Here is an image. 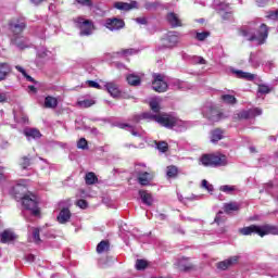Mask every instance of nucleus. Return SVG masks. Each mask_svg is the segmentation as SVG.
I'll list each match as a JSON object with an SVG mask.
<instances>
[{
  "label": "nucleus",
  "mask_w": 278,
  "mask_h": 278,
  "mask_svg": "<svg viewBox=\"0 0 278 278\" xmlns=\"http://www.w3.org/2000/svg\"><path fill=\"white\" fill-rule=\"evenodd\" d=\"M239 233L241 236H260V238H264V236H278V227L270 224H264L262 226L258 225H250L239 229Z\"/></svg>",
  "instance_id": "f257e3e1"
},
{
  "label": "nucleus",
  "mask_w": 278,
  "mask_h": 278,
  "mask_svg": "<svg viewBox=\"0 0 278 278\" xmlns=\"http://www.w3.org/2000/svg\"><path fill=\"white\" fill-rule=\"evenodd\" d=\"M200 162L202 166H211L212 168H220V166L228 164L227 155L220 152L202 154Z\"/></svg>",
  "instance_id": "f03ea898"
},
{
  "label": "nucleus",
  "mask_w": 278,
  "mask_h": 278,
  "mask_svg": "<svg viewBox=\"0 0 278 278\" xmlns=\"http://www.w3.org/2000/svg\"><path fill=\"white\" fill-rule=\"evenodd\" d=\"M38 195L33 192H27L26 195L23 197L22 206L24 210H28L33 216H40V207H38Z\"/></svg>",
  "instance_id": "7ed1b4c3"
},
{
  "label": "nucleus",
  "mask_w": 278,
  "mask_h": 278,
  "mask_svg": "<svg viewBox=\"0 0 278 278\" xmlns=\"http://www.w3.org/2000/svg\"><path fill=\"white\" fill-rule=\"evenodd\" d=\"M9 31L12 36H22L23 31L27 29V21L23 16L12 17L8 22Z\"/></svg>",
  "instance_id": "20e7f679"
},
{
  "label": "nucleus",
  "mask_w": 278,
  "mask_h": 278,
  "mask_svg": "<svg viewBox=\"0 0 278 278\" xmlns=\"http://www.w3.org/2000/svg\"><path fill=\"white\" fill-rule=\"evenodd\" d=\"M76 27L80 29V36H92V31H94V23L92 20H85L84 17H76L74 20Z\"/></svg>",
  "instance_id": "39448f33"
},
{
  "label": "nucleus",
  "mask_w": 278,
  "mask_h": 278,
  "mask_svg": "<svg viewBox=\"0 0 278 278\" xmlns=\"http://www.w3.org/2000/svg\"><path fill=\"white\" fill-rule=\"evenodd\" d=\"M176 45H179V33L168 31L165 37L161 39V46L157 47V51H162V49H173Z\"/></svg>",
  "instance_id": "423d86ee"
},
{
  "label": "nucleus",
  "mask_w": 278,
  "mask_h": 278,
  "mask_svg": "<svg viewBox=\"0 0 278 278\" xmlns=\"http://www.w3.org/2000/svg\"><path fill=\"white\" fill-rule=\"evenodd\" d=\"M153 118L156 123L167 129H173V127L177 125V117L169 114L154 115Z\"/></svg>",
  "instance_id": "0eeeda50"
},
{
  "label": "nucleus",
  "mask_w": 278,
  "mask_h": 278,
  "mask_svg": "<svg viewBox=\"0 0 278 278\" xmlns=\"http://www.w3.org/2000/svg\"><path fill=\"white\" fill-rule=\"evenodd\" d=\"M203 117L212 123H218L223 118V112L216 106H207L202 112Z\"/></svg>",
  "instance_id": "6e6552de"
},
{
  "label": "nucleus",
  "mask_w": 278,
  "mask_h": 278,
  "mask_svg": "<svg viewBox=\"0 0 278 278\" xmlns=\"http://www.w3.org/2000/svg\"><path fill=\"white\" fill-rule=\"evenodd\" d=\"M268 38V26L266 24H261L256 31V35H252L248 38L250 42L257 41L258 45H264Z\"/></svg>",
  "instance_id": "1a4fd4ad"
},
{
  "label": "nucleus",
  "mask_w": 278,
  "mask_h": 278,
  "mask_svg": "<svg viewBox=\"0 0 278 278\" xmlns=\"http://www.w3.org/2000/svg\"><path fill=\"white\" fill-rule=\"evenodd\" d=\"M104 27L110 31H119L125 28V21L118 17H109L105 20Z\"/></svg>",
  "instance_id": "9d476101"
},
{
  "label": "nucleus",
  "mask_w": 278,
  "mask_h": 278,
  "mask_svg": "<svg viewBox=\"0 0 278 278\" xmlns=\"http://www.w3.org/2000/svg\"><path fill=\"white\" fill-rule=\"evenodd\" d=\"M175 266L181 273H190V270H194V264L190 262V257L186 256L178 258Z\"/></svg>",
  "instance_id": "9b49d317"
},
{
  "label": "nucleus",
  "mask_w": 278,
  "mask_h": 278,
  "mask_svg": "<svg viewBox=\"0 0 278 278\" xmlns=\"http://www.w3.org/2000/svg\"><path fill=\"white\" fill-rule=\"evenodd\" d=\"M152 88L155 92H166L168 90V84L164 81L162 74L154 75V80L152 81Z\"/></svg>",
  "instance_id": "f8f14e48"
},
{
  "label": "nucleus",
  "mask_w": 278,
  "mask_h": 278,
  "mask_svg": "<svg viewBox=\"0 0 278 278\" xmlns=\"http://www.w3.org/2000/svg\"><path fill=\"white\" fill-rule=\"evenodd\" d=\"M155 177V173L153 172H138L137 173V181L140 186H150L151 181H153Z\"/></svg>",
  "instance_id": "ddd939ff"
},
{
  "label": "nucleus",
  "mask_w": 278,
  "mask_h": 278,
  "mask_svg": "<svg viewBox=\"0 0 278 278\" xmlns=\"http://www.w3.org/2000/svg\"><path fill=\"white\" fill-rule=\"evenodd\" d=\"M239 260V256H230L225 261L218 262L217 268L218 270H227V268H231V266H235V264H237Z\"/></svg>",
  "instance_id": "4468645a"
},
{
  "label": "nucleus",
  "mask_w": 278,
  "mask_h": 278,
  "mask_svg": "<svg viewBox=\"0 0 278 278\" xmlns=\"http://www.w3.org/2000/svg\"><path fill=\"white\" fill-rule=\"evenodd\" d=\"M114 8H116V10H122L123 12H129V10H138V2H115Z\"/></svg>",
  "instance_id": "2eb2a0df"
},
{
  "label": "nucleus",
  "mask_w": 278,
  "mask_h": 278,
  "mask_svg": "<svg viewBox=\"0 0 278 278\" xmlns=\"http://www.w3.org/2000/svg\"><path fill=\"white\" fill-rule=\"evenodd\" d=\"M12 194L14 199L23 201V197L27 195V187H25L24 185H16L12 188Z\"/></svg>",
  "instance_id": "dca6fc26"
},
{
  "label": "nucleus",
  "mask_w": 278,
  "mask_h": 278,
  "mask_svg": "<svg viewBox=\"0 0 278 278\" xmlns=\"http://www.w3.org/2000/svg\"><path fill=\"white\" fill-rule=\"evenodd\" d=\"M166 21L174 29L177 27H182L184 25L179 20V15H177L175 12L167 13Z\"/></svg>",
  "instance_id": "f3484780"
},
{
  "label": "nucleus",
  "mask_w": 278,
  "mask_h": 278,
  "mask_svg": "<svg viewBox=\"0 0 278 278\" xmlns=\"http://www.w3.org/2000/svg\"><path fill=\"white\" fill-rule=\"evenodd\" d=\"M16 238H18L16 236V233H14V231L12 230H4L0 233V240L2 242V244H8V242H14V240H16Z\"/></svg>",
  "instance_id": "a211bd4d"
},
{
  "label": "nucleus",
  "mask_w": 278,
  "mask_h": 278,
  "mask_svg": "<svg viewBox=\"0 0 278 278\" xmlns=\"http://www.w3.org/2000/svg\"><path fill=\"white\" fill-rule=\"evenodd\" d=\"M11 45H14L15 47H17V49H27V40L21 36V35H16V36H13L11 38Z\"/></svg>",
  "instance_id": "6ab92c4d"
},
{
  "label": "nucleus",
  "mask_w": 278,
  "mask_h": 278,
  "mask_svg": "<svg viewBox=\"0 0 278 278\" xmlns=\"http://www.w3.org/2000/svg\"><path fill=\"white\" fill-rule=\"evenodd\" d=\"M71 210L68 208H62L56 217L58 223H60V225H66V223H68V220H71Z\"/></svg>",
  "instance_id": "aec40b11"
},
{
  "label": "nucleus",
  "mask_w": 278,
  "mask_h": 278,
  "mask_svg": "<svg viewBox=\"0 0 278 278\" xmlns=\"http://www.w3.org/2000/svg\"><path fill=\"white\" fill-rule=\"evenodd\" d=\"M232 73L238 79H245V81H253L255 79V74L243 72L242 70H232Z\"/></svg>",
  "instance_id": "412c9836"
},
{
  "label": "nucleus",
  "mask_w": 278,
  "mask_h": 278,
  "mask_svg": "<svg viewBox=\"0 0 278 278\" xmlns=\"http://www.w3.org/2000/svg\"><path fill=\"white\" fill-rule=\"evenodd\" d=\"M223 138H225V130L223 128H214L211 130V142H213V144H216V142H219Z\"/></svg>",
  "instance_id": "4be33fe9"
},
{
  "label": "nucleus",
  "mask_w": 278,
  "mask_h": 278,
  "mask_svg": "<svg viewBox=\"0 0 278 278\" xmlns=\"http://www.w3.org/2000/svg\"><path fill=\"white\" fill-rule=\"evenodd\" d=\"M24 136H26V138H28V140L30 138H33V140H36L38 138H42V134L37 128H26L24 130Z\"/></svg>",
  "instance_id": "5701e85b"
},
{
  "label": "nucleus",
  "mask_w": 278,
  "mask_h": 278,
  "mask_svg": "<svg viewBox=\"0 0 278 278\" xmlns=\"http://www.w3.org/2000/svg\"><path fill=\"white\" fill-rule=\"evenodd\" d=\"M139 197L146 205H153V195L147 192V190H139Z\"/></svg>",
  "instance_id": "b1692460"
},
{
  "label": "nucleus",
  "mask_w": 278,
  "mask_h": 278,
  "mask_svg": "<svg viewBox=\"0 0 278 278\" xmlns=\"http://www.w3.org/2000/svg\"><path fill=\"white\" fill-rule=\"evenodd\" d=\"M12 73V67L8 63H0V81H3Z\"/></svg>",
  "instance_id": "393cba45"
},
{
  "label": "nucleus",
  "mask_w": 278,
  "mask_h": 278,
  "mask_svg": "<svg viewBox=\"0 0 278 278\" xmlns=\"http://www.w3.org/2000/svg\"><path fill=\"white\" fill-rule=\"evenodd\" d=\"M223 210L225 214H231V212H238L240 210V204L237 202L225 203Z\"/></svg>",
  "instance_id": "a878e982"
},
{
  "label": "nucleus",
  "mask_w": 278,
  "mask_h": 278,
  "mask_svg": "<svg viewBox=\"0 0 278 278\" xmlns=\"http://www.w3.org/2000/svg\"><path fill=\"white\" fill-rule=\"evenodd\" d=\"M85 182L87 186H94V184H99V177L93 172H88L85 175Z\"/></svg>",
  "instance_id": "bb28decb"
},
{
  "label": "nucleus",
  "mask_w": 278,
  "mask_h": 278,
  "mask_svg": "<svg viewBox=\"0 0 278 278\" xmlns=\"http://www.w3.org/2000/svg\"><path fill=\"white\" fill-rule=\"evenodd\" d=\"M45 108L50 110H55L58 108V98L53 96H48L45 99Z\"/></svg>",
  "instance_id": "cd10ccee"
},
{
  "label": "nucleus",
  "mask_w": 278,
  "mask_h": 278,
  "mask_svg": "<svg viewBox=\"0 0 278 278\" xmlns=\"http://www.w3.org/2000/svg\"><path fill=\"white\" fill-rule=\"evenodd\" d=\"M105 88L111 97H118L121 94V90H118V85L114 83H106Z\"/></svg>",
  "instance_id": "c85d7f7f"
},
{
  "label": "nucleus",
  "mask_w": 278,
  "mask_h": 278,
  "mask_svg": "<svg viewBox=\"0 0 278 278\" xmlns=\"http://www.w3.org/2000/svg\"><path fill=\"white\" fill-rule=\"evenodd\" d=\"M126 80L129 84V86H140V84H142V79L140 78V76L136 74H129Z\"/></svg>",
  "instance_id": "c756f323"
},
{
  "label": "nucleus",
  "mask_w": 278,
  "mask_h": 278,
  "mask_svg": "<svg viewBox=\"0 0 278 278\" xmlns=\"http://www.w3.org/2000/svg\"><path fill=\"white\" fill-rule=\"evenodd\" d=\"M236 121H249V118H253L251 115V109L240 111L235 116Z\"/></svg>",
  "instance_id": "7c9ffc66"
},
{
  "label": "nucleus",
  "mask_w": 278,
  "mask_h": 278,
  "mask_svg": "<svg viewBox=\"0 0 278 278\" xmlns=\"http://www.w3.org/2000/svg\"><path fill=\"white\" fill-rule=\"evenodd\" d=\"M108 251H110V241L102 240L100 243H98L97 253H108Z\"/></svg>",
  "instance_id": "2f4dec72"
},
{
  "label": "nucleus",
  "mask_w": 278,
  "mask_h": 278,
  "mask_svg": "<svg viewBox=\"0 0 278 278\" xmlns=\"http://www.w3.org/2000/svg\"><path fill=\"white\" fill-rule=\"evenodd\" d=\"M136 270H147L149 268V261L144 258H138L135 264Z\"/></svg>",
  "instance_id": "473e14b6"
},
{
  "label": "nucleus",
  "mask_w": 278,
  "mask_h": 278,
  "mask_svg": "<svg viewBox=\"0 0 278 278\" xmlns=\"http://www.w3.org/2000/svg\"><path fill=\"white\" fill-rule=\"evenodd\" d=\"M20 166L23 168V170L29 168V166H31V156H22L20 159Z\"/></svg>",
  "instance_id": "72a5a7b5"
},
{
  "label": "nucleus",
  "mask_w": 278,
  "mask_h": 278,
  "mask_svg": "<svg viewBox=\"0 0 278 278\" xmlns=\"http://www.w3.org/2000/svg\"><path fill=\"white\" fill-rule=\"evenodd\" d=\"M220 99L228 105H236V103H238V100L232 94H223Z\"/></svg>",
  "instance_id": "f704fd0d"
},
{
  "label": "nucleus",
  "mask_w": 278,
  "mask_h": 278,
  "mask_svg": "<svg viewBox=\"0 0 278 278\" xmlns=\"http://www.w3.org/2000/svg\"><path fill=\"white\" fill-rule=\"evenodd\" d=\"M166 175H167V177L173 179V178L177 177V175H179V169L175 165H169V166H167Z\"/></svg>",
  "instance_id": "c9c22d12"
},
{
  "label": "nucleus",
  "mask_w": 278,
  "mask_h": 278,
  "mask_svg": "<svg viewBox=\"0 0 278 278\" xmlns=\"http://www.w3.org/2000/svg\"><path fill=\"white\" fill-rule=\"evenodd\" d=\"M15 68H16V71H18V73H21L23 75V77H25V79H27L31 84H36V79H34V77L28 75L27 72L25 71V68H23L21 65H16Z\"/></svg>",
  "instance_id": "e433bc0d"
},
{
  "label": "nucleus",
  "mask_w": 278,
  "mask_h": 278,
  "mask_svg": "<svg viewBox=\"0 0 278 278\" xmlns=\"http://www.w3.org/2000/svg\"><path fill=\"white\" fill-rule=\"evenodd\" d=\"M223 211H219L214 219V223H216V225H223V223H226L227 220V216L223 215Z\"/></svg>",
  "instance_id": "4c0bfd02"
},
{
  "label": "nucleus",
  "mask_w": 278,
  "mask_h": 278,
  "mask_svg": "<svg viewBox=\"0 0 278 278\" xmlns=\"http://www.w3.org/2000/svg\"><path fill=\"white\" fill-rule=\"evenodd\" d=\"M33 240L35 244L42 242V239H40V228H33Z\"/></svg>",
  "instance_id": "58836bf2"
},
{
  "label": "nucleus",
  "mask_w": 278,
  "mask_h": 278,
  "mask_svg": "<svg viewBox=\"0 0 278 278\" xmlns=\"http://www.w3.org/2000/svg\"><path fill=\"white\" fill-rule=\"evenodd\" d=\"M210 36H211L210 31L198 33L195 34V40H199V42H203L204 40H207Z\"/></svg>",
  "instance_id": "ea45409f"
},
{
  "label": "nucleus",
  "mask_w": 278,
  "mask_h": 278,
  "mask_svg": "<svg viewBox=\"0 0 278 278\" xmlns=\"http://www.w3.org/2000/svg\"><path fill=\"white\" fill-rule=\"evenodd\" d=\"M94 100L92 99H87V100H81V101H78V105L79 108H92V105H94Z\"/></svg>",
  "instance_id": "a19ab883"
},
{
  "label": "nucleus",
  "mask_w": 278,
  "mask_h": 278,
  "mask_svg": "<svg viewBox=\"0 0 278 278\" xmlns=\"http://www.w3.org/2000/svg\"><path fill=\"white\" fill-rule=\"evenodd\" d=\"M271 90L273 89L270 87H268L267 85L262 84V85H258L257 92L260 94H270Z\"/></svg>",
  "instance_id": "79ce46f5"
},
{
  "label": "nucleus",
  "mask_w": 278,
  "mask_h": 278,
  "mask_svg": "<svg viewBox=\"0 0 278 278\" xmlns=\"http://www.w3.org/2000/svg\"><path fill=\"white\" fill-rule=\"evenodd\" d=\"M156 149L161 151V153H166V151H168V142L166 141L156 142Z\"/></svg>",
  "instance_id": "37998d69"
},
{
  "label": "nucleus",
  "mask_w": 278,
  "mask_h": 278,
  "mask_svg": "<svg viewBox=\"0 0 278 278\" xmlns=\"http://www.w3.org/2000/svg\"><path fill=\"white\" fill-rule=\"evenodd\" d=\"M150 110H152V112H154L155 114H159L161 108H160V102H157L156 100H151L150 101Z\"/></svg>",
  "instance_id": "c03bdc74"
},
{
  "label": "nucleus",
  "mask_w": 278,
  "mask_h": 278,
  "mask_svg": "<svg viewBox=\"0 0 278 278\" xmlns=\"http://www.w3.org/2000/svg\"><path fill=\"white\" fill-rule=\"evenodd\" d=\"M78 5H83V8H92L94 3L92 0H75Z\"/></svg>",
  "instance_id": "a18cd8bd"
},
{
  "label": "nucleus",
  "mask_w": 278,
  "mask_h": 278,
  "mask_svg": "<svg viewBox=\"0 0 278 278\" xmlns=\"http://www.w3.org/2000/svg\"><path fill=\"white\" fill-rule=\"evenodd\" d=\"M220 192H226V194H230V192H233L236 190V187L229 186V185H224L219 188Z\"/></svg>",
  "instance_id": "49530a36"
},
{
  "label": "nucleus",
  "mask_w": 278,
  "mask_h": 278,
  "mask_svg": "<svg viewBox=\"0 0 278 278\" xmlns=\"http://www.w3.org/2000/svg\"><path fill=\"white\" fill-rule=\"evenodd\" d=\"M266 18H269L270 21H278V9L276 11H268Z\"/></svg>",
  "instance_id": "de8ad7c7"
},
{
  "label": "nucleus",
  "mask_w": 278,
  "mask_h": 278,
  "mask_svg": "<svg viewBox=\"0 0 278 278\" xmlns=\"http://www.w3.org/2000/svg\"><path fill=\"white\" fill-rule=\"evenodd\" d=\"M77 148L83 150L88 149V140H86V138H80L77 142Z\"/></svg>",
  "instance_id": "09e8293b"
},
{
  "label": "nucleus",
  "mask_w": 278,
  "mask_h": 278,
  "mask_svg": "<svg viewBox=\"0 0 278 278\" xmlns=\"http://www.w3.org/2000/svg\"><path fill=\"white\" fill-rule=\"evenodd\" d=\"M146 10H156L160 8V2H147L144 4Z\"/></svg>",
  "instance_id": "8fccbe9b"
},
{
  "label": "nucleus",
  "mask_w": 278,
  "mask_h": 278,
  "mask_svg": "<svg viewBox=\"0 0 278 278\" xmlns=\"http://www.w3.org/2000/svg\"><path fill=\"white\" fill-rule=\"evenodd\" d=\"M250 112L252 118H255V116H262V109L260 108L250 109Z\"/></svg>",
  "instance_id": "3c124183"
},
{
  "label": "nucleus",
  "mask_w": 278,
  "mask_h": 278,
  "mask_svg": "<svg viewBox=\"0 0 278 278\" xmlns=\"http://www.w3.org/2000/svg\"><path fill=\"white\" fill-rule=\"evenodd\" d=\"M76 205L80 207V210H86L88 207V201L80 199L76 202Z\"/></svg>",
  "instance_id": "603ef678"
},
{
  "label": "nucleus",
  "mask_w": 278,
  "mask_h": 278,
  "mask_svg": "<svg viewBox=\"0 0 278 278\" xmlns=\"http://www.w3.org/2000/svg\"><path fill=\"white\" fill-rule=\"evenodd\" d=\"M118 55H134V49H122L119 52H117Z\"/></svg>",
  "instance_id": "864d4df0"
},
{
  "label": "nucleus",
  "mask_w": 278,
  "mask_h": 278,
  "mask_svg": "<svg viewBox=\"0 0 278 278\" xmlns=\"http://www.w3.org/2000/svg\"><path fill=\"white\" fill-rule=\"evenodd\" d=\"M88 86L90 88H97V90H101V85H99V83H97L94 80H88Z\"/></svg>",
  "instance_id": "5fc2aeb1"
},
{
  "label": "nucleus",
  "mask_w": 278,
  "mask_h": 278,
  "mask_svg": "<svg viewBox=\"0 0 278 278\" xmlns=\"http://www.w3.org/2000/svg\"><path fill=\"white\" fill-rule=\"evenodd\" d=\"M136 23H139V25H147V17H137Z\"/></svg>",
  "instance_id": "6e6d98bb"
},
{
  "label": "nucleus",
  "mask_w": 278,
  "mask_h": 278,
  "mask_svg": "<svg viewBox=\"0 0 278 278\" xmlns=\"http://www.w3.org/2000/svg\"><path fill=\"white\" fill-rule=\"evenodd\" d=\"M256 3L258 8H265V5L268 3V0H256Z\"/></svg>",
  "instance_id": "4d7b16f0"
},
{
  "label": "nucleus",
  "mask_w": 278,
  "mask_h": 278,
  "mask_svg": "<svg viewBox=\"0 0 278 278\" xmlns=\"http://www.w3.org/2000/svg\"><path fill=\"white\" fill-rule=\"evenodd\" d=\"M8 101V96L5 93H0V103H5Z\"/></svg>",
  "instance_id": "13d9d810"
},
{
  "label": "nucleus",
  "mask_w": 278,
  "mask_h": 278,
  "mask_svg": "<svg viewBox=\"0 0 278 278\" xmlns=\"http://www.w3.org/2000/svg\"><path fill=\"white\" fill-rule=\"evenodd\" d=\"M28 90H30V92H35V93L38 92V89L34 85H29Z\"/></svg>",
  "instance_id": "bf43d9fd"
},
{
  "label": "nucleus",
  "mask_w": 278,
  "mask_h": 278,
  "mask_svg": "<svg viewBox=\"0 0 278 278\" xmlns=\"http://www.w3.org/2000/svg\"><path fill=\"white\" fill-rule=\"evenodd\" d=\"M45 0H30V3H34V5H40Z\"/></svg>",
  "instance_id": "052dcab7"
},
{
  "label": "nucleus",
  "mask_w": 278,
  "mask_h": 278,
  "mask_svg": "<svg viewBox=\"0 0 278 278\" xmlns=\"http://www.w3.org/2000/svg\"><path fill=\"white\" fill-rule=\"evenodd\" d=\"M198 64H206L205 59H203V56H200V58L198 59Z\"/></svg>",
  "instance_id": "680f3d73"
},
{
  "label": "nucleus",
  "mask_w": 278,
  "mask_h": 278,
  "mask_svg": "<svg viewBox=\"0 0 278 278\" xmlns=\"http://www.w3.org/2000/svg\"><path fill=\"white\" fill-rule=\"evenodd\" d=\"M118 127H119V129H125V127H130L131 128V125H129V124H119Z\"/></svg>",
  "instance_id": "e2e57ef3"
},
{
  "label": "nucleus",
  "mask_w": 278,
  "mask_h": 278,
  "mask_svg": "<svg viewBox=\"0 0 278 278\" xmlns=\"http://www.w3.org/2000/svg\"><path fill=\"white\" fill-rule=\"evenodd\" d=\"M208 186H210V182H207V180L203 179L202 187L206 189Z\"/></svg>",
  "instance_id": "0e129e2a"
},
{
  "label": "nucleus",
  "mask_w": 278,
  "mask_h": 278,
  "mask_svg": "<svg viewBox=\"0 0 278 278\" xmlns=\"http://www.w3.org/2000/svg\"><path fill=\"white\" fill-rule=\"evenodd\" d=\"M27 260H28V262H34L36 260V256H34V254H29L27 256Z\"/></svg>",
  "instance_id": "69168bd1"
},
{
  "label": "nucleus",
  "mask_w": 278,
  "mask_h": 278,
  "mask_svg": "<svg viewBox=\"0 0 278 278\" xmlns=\"http://www.w3.org/2000/svg\"><path fill=\"white\" fill-rule=\"evenodd\" d=\"M206 190H207L208 192H213V191H214V186L208 185L207 188H206Z\"/></svg>",
  "instance_id": "338daca9"
},
{
  "label": "nucleus",
  "mask_w": 278,
  "mask_h": 278,
  "mask_svg": "<svg viewBox=\"0 0 278 278\" xmlns=\"http://www.w3.org/2000/svg\"><path fill=\"white\" fill-rule=\"evenodd\" d=\"M241 36H249V31H247V30H241Z\"/></svg>",
  "instance_id": "774afa93"
}]
</instances>
